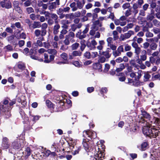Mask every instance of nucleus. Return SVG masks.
Returning a JSON list of instances; mask_svg holds the SVG:
<instances>
[{"instance_id": "f257e3e1", "label": "nucleus", "mask_w": 160, "mask_h": 160, "mask_svg": "<svg viewBox=\"0 0 160 160\" xmlns=\"http://www.w3.org/2000/svg\"><path fill=\"white\" fill-rule=\"evenodd\" d=\"M142 74V71L141 70H138L137 72H131L129 75L131 78H135V80H139Z\"/></svg>"}, {"instance_id": "f03ea898", "label": "nucleus", "mask_w": 160, "mask_h": 160, "mask_svg": "<svg viewBox=\"0 0 160 160\" xmlns=\"http://www.w3.org/2000/svg\"><path fill=\"white\" fill-rule=\"evenodd\" d=\"M83 136L87 138V137L91 138H95L96 137V134L94 131H84L83 132Z\"/></svg>"}, {"instance_id": "7ed1b4c3", "label": "nucleus", "mask_w": 160, "mask_h": 160, "mask_svg": "<svg viewBox=\"0 0 160 160\" xmlns=\"http://www.w3.org/2000/svg\"><path fill=\"white\" fill-rule=\"evenodd\" d=\"M152 129V128L150 125L144 126L142 128V132L144 135L150 137Z\"/></svg>"}, {"instance_id": "20e7f679", "label": "nucleus", "mask_w": 160, "mask_h": 160, "mask_svg": "<svg viewBox=\"0 0 160 160\" xmlns=\"http://www.w3.org/2000/svg\"><path fill=\"white\" fill-rule=\"evenodd\" d=\"M105 154L103 152H99L95 156L93 160H103L104 159Z\"/></svg>"}, {"instance_id": "39448f33", "label": "nucleus", "mask_w": 160, "mask_h": 160, "mask_svg": "<svg viewBox=\"0 0 160 160\" xmlns=\"http://www.w3.org/2000/svg\"><path fill=\"white\" fill-rule=\"evenodd\" d=\"M1 7L3 8H5L7 9L11 8L12 7L11 3L9 1L5 2L2 1L0 3Z\"/></svg>"}, {"instance_id": "423d86ee", "label": "nucleus", "mask_w": 160, "mask_h": 160, "mask_svg": "<svg viewBox=\"0 0 160 160\" xmlns=\"http://www.w3.org/2000/svg\"><path fill=\"white\" fill-rule=\"evenodd\" d=\"M151 132V134H150V137L151 138H156L159 134V131L154 128H152Z\"/></svg>"}, {"instance_id": "0eeeda50", "label": "nucleus", "mask_w": 160, "mask_h": 160, "mask_svg": "<svg viewBox=\"0 0 160 160\" xmlns=\"http://www.w3.org/2000/svg\"><path fill=\"white\" fill-rule=\"evenodd\" d=\"M46 30H42L41 31L38 29L36 30L34 32L35 35L36 37H39L41 35V36H45L46 33Z\"/></svg>"}, {"instance_id": "6e6552de", "label": "nucleus", "mask_w": 160, "mask_h": 160, "mask_svg": "<svg viewBox=\"0 0 160 160\" xmlns=\"http://www.w3.org/2000/svg\"><path fill=\"white\" fill-rule=\"evenodd\" d=\"M74 37V33L73 32H71L65 36V38L69 40L72 42H73L75 41L73 39Z\"/></svg>"}, {"instance_id": "1a4fd4ad", "label": "nucleus", "mask_w": 160, "mask_h": 160, "mask_svg": "<svg viewBox=\"0 0 160 160\" xmlns=\"http://www.w3.org/2000/svg\"><path fill=\"white\" fill-rule=\"evenodd\" d=\"M102 26V23L100 22L98 20L95 21L93 22L92 25V28L95 30H97L98 27H101Z\"/></svg>"}, {"instance_id": "9d476101", "label": "nucleus", "mask_w": 160, "mask_h": 160, "mask_svg": "<svg viewBox=\"0 0 160 160\" xmlns=\"http://www.w3.org/2000/svg\"><path fill=\"white\" fill-rule=\"evenodd\" d=\"M8 141V139L7 138L5 137L3 139L2 144V146L5 149L8 148L10 146Z\"/></svg>"}, {"instance_id": "9b49d317", "label": "nucleus", "mask_w": 160, "mask_h": 160, "mask_svg": "<svg viewBox=\"0 0 160 160\" xmlns=\"http://www.w3.org/2000/svg\"><path fill=\"white\" fill-rule=\"evenodd\" d=\"M30 28H39L41 27V23L39 22H34L32 25H29Z\"/></svg>"}, {"instance_id": "f8f14e48", "label": "nucleus", "mask_w": 160, "mask_h": 160, "mask_svg": "<svg viewBox=\"0 0 160 160\" xmlns=\"http://www.w3.org/2000/svg\"><path fill=\"white\" fill-rule=\"evenodd\" d=\"M110 51V49L108 48L106 51L103 52L101 54L105 56L106 58H108L110 57L111 56V54L109 53Z\"/></svg>"}, {"instance_id": "ddd939ff", "label": "nucleus", "mask_w": 160, "mask_h": 160, "mask_svg": "<svg viewBox=\"0 0 160 160\" xmlns=\"http://www.w3.org/2000/svg\"><path fill=\"white\" fill-rule=\"evenodd\" d=\"M154 18V11L152 10H151V13L147 15V20L150 22L152 21Z\"/></svg>"}, {"instance_id": "4468645a", "label": "nucleus", "mask_w": 160, "mask_h": 160, "mask_svg": "<svg viewBox=\"0 0 160 160\" xmlns=\"http://www.w3.org/2000/svg\"><path fill=\"white\" fill-rule=\"evenodd\" d=\"M60 28V26L58 24L55 25L53 28V33L55 35H57L59 32V29Z\"/></svg>"}, {"instance_id": "2eb2a0df", "label": "nucleus", "mask_w": 160, "mask_h": 160, "mask_svg": "<svg viewBox=\"0 0 160 160\" xmlns=\"http://www.w3.org/2000/svg\"><path fill=\"white\" fill-rule=\"evenodd\" d=\"M134 34V31L132 30H129L127 33H124L126 39L129 38L132 35H133Z\"/></svg>"}, {"instance_id": "dca6fc26", "label": "nucleus", "mask_w": 160, "mask_h": 160, "mask_svg": "<svg viewBox=\"0 0 160 160\" xmlns=\"http://www.w3.org/2000/svg\"><path fill=\"white\" fill-rule=\"evenodd\" d=\"M142 115L143 117L150 120L151 116L150 114L145 111H142Z\"/></svg>"}, {"instance_id": "f3484780", "label": "nucleus", "mask_w": 160, "mask_h": 160, "mask_svg": "<svg viewBox=\"0 0 160 160\" xmlns=\"http://www.w3.org/2000/svg\"><path fill=\"white\" fill-rule=\"evenodd\" d=\"M142 55L140 56V59L142 60L145 61L147 59L146 52L145 50H143L142 52Z\"/></svg>"}, {"instance_id": "a211bd4d", "label": "nucleus", "mask_w": 160, "mask_h": 160, "mask_svg": "<svg viewBox=\"0 0 160 160\" xmlns=\"http://www.w3.org/2000/svg\"><path fill=\"white\" fill-rule=\"evenodd\" d=\"M76 37L80 39H82L83 38H85L86 37V35L83 33L82 34L81 32H78L76 35Z\"/></svg>"}, {"instance_id": "6ab92c4d", "label": "nucleus", "mask_w": 160, "mask_h": 160, "mask_svg": "<svg viewBox=\"0 0 160 160\" xmlns=\"http://www.w3.org/2000/svg\"><path fill=\"white\" fill-rule=\"evenodd\" d=\"M93 68L96 69L100 70L102 68V65L99 62L95 63L93 65Z\"/></svg>"}, {"instance_id": "aec40b11", "label": "nucleus", "mask_w": 160, "mask_h": 160, "mask_svg": "<svg viewBox=\"0 0 160 160\" xmlns=\"http://www.w3.org/2000/svg\"><path fill=\"white\" fill-rule=\"evenodd\" d=\"M89 142L88 141L84 140L82 142V144L83 147L86 150L88 149L89 147Z\"/></svg>"}, {"instance_id": "412c9836", "label": "nucleus", "mask_w": 160, "mask_h": 160, "mask_svg": "<svg viewBox=\"0 0 160 160\" xmlns=\"http://www.w3.org/2000/svg\"><path fill=\"white\" fill-rule=\"evenodd\" d=\"M16 37L18 39H19L20 38L25 39L26 38V34L24 33H22L21 34H20L19 33H18L17 35L16 36Z\"/></svg>"}, {"instance_id": "4be33fe9", "label": "nucleus", "mask_w": 160, "mask_h": 160, "mask_svg": "<svg viewBox=\"0 0 160 160\" xmlns=\"http://www.w3.org/2000/svg\"><path fill=\"white\" fill-rule=\"evenodd\" d=\"M12 146L15 149H18L21 146L20 144H19L18 142L14 141L12 143Z\"/></svg>"}, {"instance_id": "5701e85b", "label": "nucleus", "mask_w": 160, "mask_h": 160, "mask_svg": "<svg viewBox=\"0 0 160 160\" xmlns=\"http://www.w3.org/2000/svg\"><path fill=\"white\" fill-rule=\"evenodd\" d=\"M70 7L72 8V11H75L77 10V8L76 6V3L75 2H73L70 4Z\"/></svg>"}, {"instance_id": "b1692460", "label": "nucleus", "mask_w": 160, "mask_h": 160, "mask_svg": "<svg viewBox=\"0 0 160 160\" xmlns=\"http://www.w3.org/2000/svg\"><path fill=\"white\" fill-rule=\"evenodd\" d=\"M49 54H52L53 55H56L57 53V51L55 49H49L47 50Z\"/></svg>"}, {"instance_id": "393cba45", "label": "nucleus", "mask_w": 160, "mask_h": 160, "mask_svg": "<svg viewBox=\"0 0 160 160\" xmlns=\"http://www.w3.org/2000/svg\"><path fill=\"white\" fill-rule=\"evenodd\" d=\"M124 74L122 73H119L118 75L119 76H121L122 77L119 78V80L121 82L124 81L126 79V77L124 76Z\"/></svg>"}, {"instance_id": "a878e982", "label": "nucleus", "mask_w": 160, "mask_h": 160, "mask_svg": "<svg viewBox=\"0 0 160 160\" xmlns=\"http://www.w3.org/2000/svg\"><path fill=\"white\" fill-rule=\"evenodd\" d=\"M82 53L80 51H74L72 52V55L74 57L80 56L81 55Z\"/></svg>"}, {"instance_id": "bb28decb", "label": "nucleus", "mask_w": 160, "mask_h": 160, "mask_svg": "<svg viewBox=\"0 0 160 160\" xmlns=\"http://www.w3.org/2000/svg\"><path fill=\"white\" fill-rule=\"evenodd\" d=\"M61 58L63 60H67L68 59V54L65 53V52H63L60 55Z\"/></svg>"}, {"instance_id": "cd10ccee", "label": "nucleus", "mask_w": 160, "mask_h": 160, "mask_svg": "<svg viewBox=\"0 0 160 160\" xmlns=\"http://www.w3.org/2000/svg\"><path fill=\"white\" fill-rule=\"evenodd\" d=\"M56 2H52L48 7V9L51 11L56 7Z\"/></svg>"}, {"instance_id": "c85d7f7f", "label": "nucleus", "mask_w": 160, "mask_h": 160, "mask_svg": "<svg viewBox=\"0 0 160 160\" xmlns=\"http://www.w3.org/2000/svg\"><path fill=\"white\" fill-rule=\"evenodd\" d=\"M150 75L147 72H145L144 76V81L146 82L150 78Z\"/></svg>"}, {"instance_id": "c756f323", "label": "nucleus", "mask_w": 160, "mask_h": 160, "mask_svg": "<svg viewBox=\"0 0 160 160\" xmlns=\"http://www.w3.org/2000/svg\"><path fill=\"white\" fill-rule=\"evenodd\" d=\"M130 7V3L129 2H127L123 4L122 8L123 9L129 8Z\"/></svg>"}, {"instance_id": "7c9ffc66", "label": "nucleus", "mask_w": 160, "mask_h": 160, "mask_svg": "<svg viewBox=\"0 0 160 160\" xmlns=\"http://www.w3.org/2000/svg\"><path fill=\"white\" fill-rule=\"evenodd\" d=\"M106 58L104 56H101L99 57L98 60V62L99 63H104L106 61Z\"/></svg>"}, {"instance_id": "2f4dec72", "label": "nucleus", "mask_w": 160, "mask_h": 160, "mask_svg": "<svg viewBox=\"0 0 160 160\" xmlns=\"http://www.w3.org/2000/svg\"><path fill=\"white\" fill-rule=\"evenodd\" d=\"M79 44L77 42H76L72 44L71 46L72 49V50L77 49L79 47Z\"/></svg>"}, {"instance_id": "473e14b6", "label": "nucleus", "mask_w": 160, "mask_h": 160, "mask_svg": "<svg viewBox=\"0 0 160 160\" xmlns=\"http://www.w3.org/2000/svg\"><path fill=\"white\" fill-rule=\"evenodd\" d=\"M76 4L77 8L81 9L83 6V4L79 1H78L77 2Z\"/></svg>"}, {"instance_id": "72a5a7b5", "label": "nucleus", "mask_w": 160, "mask_h": 160, "mask_svg": "<svg viewBox=\"0 0 160 160\" xmlns=\"http://www.w3.org/2000/svg\"><path fill=\"white\" fill-rule=\"evenodd\" d=\"M152 22L155 26L158 27L160 26V22L157 19L153 20Z\"/></svg>"}, {"instance_id": "f704fd0d", "label": "nucleus", "mask_w": 160, "mask_h": 160, "mask_svg": "<svg viewBox=\"0 0 160 160\" xmlns=\"http://www.w3.org/2000/svg\"><path fill=\"white\" fill-rule=\"evenodd\" d=\"M112 53L113 55L115 57L119 56L121 54V53L118 50L114 51Z\"/></svg>"}, {"instance_id": "c9c22d12", "label": "nucleus", "mask_w": 160, "mask_h": 160, "mask_svg": "<svg viewBox=\"0 0 160 160\" xmlns=\"http://www.w3.org/2000/svg\"><path fill=\"white\" fill-rule=\"evenodd\" d=\"M46 103L47 106L49 108H52L53 105L52 102L49 100H47L46 101Z\"/></svg>"}, {"instance_id": "e433bc0d", "label": "nucleus", "mask_w": 160, "mask_h": 160, "mask_svg": "<svg viewBox=\"0 0 160 160\" xmlns=\"http://www.w3.org/2000/svg\"><path fill=\"white\" fill-rule=\"evenodd\" d=\"M125 15L127 17L132 14V11L131 9L127 10L125 12Z\"/></svg>"}, {"instance_id": "4c0bfd02", "label": "nucleus", "mask_w": 160, "mask_h": 160, "mask_svg": "<svg viewBox=\"0 0 160 160\" xmlns=\"http://www.w3.org/2000/svg\"><path fill=\"white\" fill-rule=\"evenodd\" d=\"M18 67L19 68L23 70L25 68V64L22 63H20L18 65Z\"/></svg>"}, {"instance_id": "58836bf2", "label": "nucleus", "mask_w": 160, "mask_h": 160, "mask_svg": "<svg viewBox=\"0 0 160 160\" xmlns=\"http://www.w3.org/2000/svg\"><path fill=\"white\" fill-rule=\"evenodd\" d=\"M31 0H28L25 2L23 3L24 6L25 7L30 6L31 4Z\"/></svg>"}, {"instance_id": "ea45409f", "label": "nucleus", "mask_w": 160, "mask_h": 160, "mask_svg": "<svg viewBox=\"0 0 160 160\" xmlns=\"http://www.w3.org/2000/svg\"><path fill=\"white\" fill-rule=\"evenodd\" d=\"M141 48L139 47L135 48V52L136 54L138 56V57H139L138 55L141 52Z\"/></svg>"}, {"instance_id": "a19ab883", "label": "nucleus", "mask_w": 160, "mask_h": 160, "mask_svg": "<svg viewBox=\"0 0 160 160\" xmlns=\"http://www.w3.org/2000/svg\"><path fill=\"white\" fill-rule=\"evenodd\" d=\"M150 47L152 50H155L157 47V45L155 43H152L151 44Z\"/></svg>"}, {"instance_id": "79ce46f5", "label": "nucleus", "mask_w": 160, "mask_h": 160, "mask_svg": "<svg viewBox=\"0 0 160 160\" xmlns=\"http://www.w3.org/2000/svg\"><path fill=\"white\" fill-rule=\"evenodd\" d=\"M44 62L46 63H49L50 62V61L48 59V55L46 53L44 54Z\"/></svg>"}, {"instance_id": "37998d69", "label": "nucleus", "mask_w": 160, "mask_h": 160, "mask_svg": "<svg viewBox=\"0 0 160 160\" xmlns=\"http://www.w3.org/2000/svg\"><path fill=\"white\" fill-rule=\"evenodd\" d=\"M52 19H53L54 20L56 21L58 18V16L55 13H51L50 17Z\"/></svg>"}, {"instance_id": "c03bdc74", "label": "nucleus", "mask_w": 160, "mask_h": 160, "mask_svg": "<svg viewBox=\"0 0 160 160\" xmlns=\"http://www.w3.org/2000/svg\"><path fill=\"white\" fill-rule=\"evenodd\" d=\"M31 151L30 148L29 147H27L25 150V153H26L27 155L28 156H30L31 155Z\"/></svg>"}, {"instance_id": "a18cd8bd", "label": "nucleus", "mask_w": 160, "mask_h": 160, "mask_svg": "<svg viewBox=\"0 0 160 160\" xmlns=\"http://www.w3.org/2000/svg\"><path fill=\"white\" fill-rule=\"evenodd\" d=\"M148 146V143L147 142H144L142 143L141 145V148L142 150H144L145 149V148Z\"/></svg>"}, {"instance_id": "49530a36", "label": "nucleus", "mask_w": 160, "mask_h": 160, "mask_svg": "<svg viewBox=\"0 0 160 160\" xmlns=\"http://www.w3.org/2000/svg\"><path fill=\"white\" fill-rule=\"evenodd\" d=\"M13 5L14 9L19 7V2L17 1H14L13 3Z\"/></svg>"}, {"instance_id": "de8ad7c7", "label": "nucleus", "mask_w": 160, "mask_h": 160, "mask_svg": "<svg viewBox=\"0 0 160 160\" xmlns=\"http://www.w3.org/2000/svg\"><path fill=\"white\" fill-rule=\"evenodd\" d=\"M131 49V47L130 45H128V44H126L125 45L124 50L125 51H129Z\"/></svg>"}, {"instance_id": "09e8293b", "label": "nucleus", "mask_w": 160, "mask_h": 160, "mask_svg": "<svg viewBox=\"0 0 160 160\" xmlns=\"http://www.w3.org/2000/svg\"><path fill=\"white\" fill-rule=\"evenodd\" d=\"M108 46L110 47V48L112 50H115L117 48V47L112 43L109 44L108 45Z\"/></svg>"}, {"instance_id": "8fccbe9b", "label": "nucleus", "mask_w": 160, "mask_h": 160, "mask_svg": "<svg viewBox=\"0 0 160 160\" xmlns=\"http://www.w3.org/2000/svg\"><path fill=\"white\" fill-rule=\"evenodd\" d=\"M113 38L112 37H108L107 39V42L108 43V45L112 43Z\"/></svg>"}, {"instance_id": "3c124183", "label": "nucleus", "mask_w": 160, "mask_h": 160, "mask_svg": "<svg viewBox=\"0 0 160 160\" xmlns=\"http://www.w3.org/2000/svg\"><path fill=\"white\" fill-rule=\"evenodd\" d=\"M26 11L28 13H30L34 12V10L32 7H28L26 8Z\"/></svg>"}, {"instance_id": "603ef678", "label": "nucleus", "mask_w": 160, "mask_h": 160, "mask_svg": "<svg viewBox=\"0 0 160 160\" xmlns=\"http://www.w3.org/2000/svg\"><path fill=\"white\" fill-rule=\"evenodd\" d=\"M68 49V47L65 46L64 45L62 44L61 45L60 49L62 50L63 51H65Z\"/></svg>"}, {"instance_id": "864d4df0", "label": "nucleus", "mask_w": 160, "mask_h": 160, "mask_svg": "<svg viewBox=\"0 0 160 160\" xmlns=\"http://www.w3.org/2000/svg\"><path fill=\"white\" fill-rule=\"evenodd\" d=\"M84 56L87 58L89 59L91 58V55L90 52H87L84 53Z\"/></svg>"}, {"instance_id": "5fc2aeb1", "label": "nucleus", "mask_w": 160, "mask_h": 160, "mask_svg": "<svg viewBox=\"0 0 160 160\" xmlns=\"http://www.w3.org/2000/svg\"><path fill=\"white\" fill-rule=\"evenodd\" d=\"M115 18L114 13L111 12L109 15L108 18L111 19L113 21L114 20V18Z\"/></svg>"}, {"instance_id": "6e6d98bb", "label": "nucleus", "mask_w": 160, "mask_h": 160, "mask_svg": "<svg viewBox=\"0 0 160 160\" xmlns=\"http://www.w3.org/2000/svg\"><path fill=\"white\" fill-rule=\"evenodd\" d=\"M126 39V38L124 34H121L119 38L120 40V41H123Z\"/></svg>"}, {"instance_id": "4d7b16f0", "label": "nucleus", "mask_w": 160, "mask_h": 160, "mask_svg": "<svg viewBox=\"0 0 160 160\" xmlns=\"http://www.w3.org/2000/svg\"><path fill=\"white\" fill-rule=\"evenodd\" d=\"M43 44L44 47L46 48H49L51 46L50 43L48 42H44Z\"/></svg>"}, {"instance_id": "13d9d810", "label": "nucleus", "mask_w": 160, "mask_h": 160, "mask_svg": "<svg viewBox=\"0 0 160 160\" xmlns=\"http://www.w3.org/2000/svg\"><path fill=\"white\" fill-rule=\"evenodd\" d=\"M150 6L151 8L152 9H154L156 7V3L153 1H152L150 4Z\"/></svg>"}, {"instance_id": "bf43d9fd", "label": "nucleus", "mask_w": 160, "mask_h": 160, "mask_svg": "<svg viewBox=\"0 0 160 160\" xmlns=\"http://www.w3.org/2000/svg\"><path fill=\"white\" fill-rule=\"evenodd\" d=\"M113 21L114 22L115 24L116 25H118L120 23L121 21L119 19H114V20Z\"/></svg>"}, {"instance_id": "052dcab7", "label": "nucleus", "mask_w": 160, "mask_h": 160, "mask_svg": "<svg viewBox=\"0 0 160 160\" xmlns=\"http://www.w3.org/2000/svg\"><path fill=\"white\" fill-rule=\"evenodd\" d=\"M110 65L109 64L107 63L105 64V65L104 71L105 72H107L108 71L110 68Z\"/></svg>"}, {"instance_id": "680f3d73", "label": "nucleus", "mask_w": 160, "mask_h": 160, "mask_svg": "<svg viewBox=\"0 0 160 160\" xmlns=\"http://www.w3.org/2000/svg\"><path fill=\"white\" fill-rule=\"evenodd\" d=\"M37 45L40 47H42L43 46V43L40 40H38L37 41L36 43Z\"/></svg>"}, {"instance_id": "e2e57ef3", "label": "nucleus", "mask_w": 160, "mask_h": 160, "mask_svg": "<svg viewBox=\"0 0 160 160\" xmlns=\"http://www.w3.org/2000/svg\"><path fill=\"white\" fill-rule=\"evenodd\" d=\"M145 11L143 9L140 10L139 12V15L143 16H145L146 14Z\"/></svg>"}, {"instance_id": "0e129e2a", "label": "nucleus", "mask_w": 160, "mask_h": 160, "mask_svg": "<svg viewBox=\"0 0 160 160\" xmlns=\"http://www.w3.org/2000/svg\"><path fill=\"white\" fill-rule=\"evenodd\" d=\"M51 44L54 48H58V43L57 42L55 41L52 42Z\"/></svg>"}, {"instance_id": "69168bd1", "label": "nucleus", "mask_w": 160, "mask_h": 160, "mask_svg": "<svg viewBox=\"0 0 160 160\" xmlns=\"http://www.w3.org/2000/svg\"><path fill=\"white\" fill-rule=\"evenodd\" d=\"M98 56V53L97 52H93L92 53L91 56L93 58H95Z\"/></svg>"}, {"instance_id": "338daca9", "label": "nucleus", "mask_w": 160, "mask_h": 160, "mask_svg": "<svg viewBox=\"0 0 160 160\" xmlns=\"http://www.w3.org/2000/svg\"><path fill=\"white\" fill-rule=\"evenodd\" d=\"M152 57H158L160 55V53H159V52L158 51H156L155 52H154L152 54Z\"/></svg>"}, {"instance_id": "774afa93", "label": "nucleus", "mask_w": 160, "mask_h": 160, "mask_svg": "<svg viewBox=\"0 0 160 160\" xmlns=\"http://www.w3.org/2000/svg\"><path fill=\"white\" fill-rule=\"evenodd\" d=\"M155 58V62L157 64H158L160 63V58L158 56Z\"/></svg>"}]
</instances>
